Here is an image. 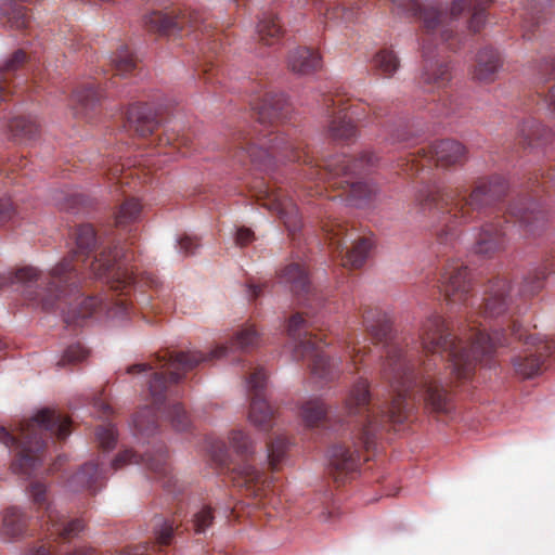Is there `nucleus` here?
Listing matches in <instances>:
<instances>
[{"label": "nucleus", "mask_w": 555, "mask_h": 555, "mask_svg": "<svg viewBox=\"0 0 555 555\" xmlns=\"http://www.w3.org/2000/svg\"><path fill=\"white\" fill-rule=\"evenodd\" d=\"M369 350L370 347L366 345H361V341L358 339L352 338L347 341L346 352L356 370H358V364L361 363L363 358L367 354Z\"/></svg>", "instance_id": "nucleus-48"}, {"label": "nucleus", "mask_w": 555, "mask_h": 555, "mask_svg": "<svg viewBox=\"0 0 555 555\" xmlns=\"http://www.w3.org/2000/svg\"><path fill=\"white\" fill-rule=\"evenodd\" d=\"M511 284L502 276L489 281L485 292L483 302L478 312L485 319L498 318L509 310L511 307Z\"/></svg>", "instance_id": "nucleus-20"}, {"label": "nucleus", "mask_w": 555, "mask_h": 555, "mask_svg": "<svg viewBox=\"0 0 555 555\" xmlns=\"http://www.w3.org/2000/svg\"><path fill=\"white\" fill-rule=\"evenodd\" d=\"M111 65L114 75L127 76L135 68L137 61L128 47L121 46L112 56Z\"/></svg>", "instance_id": "nucleus-43"}, {"label": "nucleus", "mask_w": 555, "mask_h": 555, "mask_svg": "<svg viewBox=\"0 0 555 555\" xmlns=\"http://www.w3.org/2000/svg\"><path fill=\"white\" fill-rule=\"evenodd\" d=\"M95 406L99 409L103 416H108L112 413L111 405L102 400H98L95 402Z\"/></svg>", "instance_id": "nucleus-57"}, {"label": "nucleus", "mask_w": 555, "mask_h": 555, "mask_svg": "<svg viewBox=\"0 0 555 555\" xmlns=\"http://www.w3.org/2000/svg\"><path fill=\"white\" fill-rule=\"evenodd\" d=\"M254 450L250 437L244 430L236 429L229 435V446L222 440H215L209 451L212 461L231 473L236 487L264 504L271 492L272 480L250 463Z\"/></svg>", "instance_id": "nucleus-8"}, {"label": "nucleus", "mask_w": 555, "mask_h": 555, "mask_svg": "<svg viewBox=\"0 0 555 555\" xmlns=\"http://www.w3.org/2000/svg\"><path fill=\"white\" fill-rule=\"evenodd\" d=\"M141 210L142 205L138 199L133 197L125 199L115 212V225L125 228L128 224L139 221Z\"/></svg>", "instance_id": "nucleus-41"}, {"label": "nucleus", "mask_w": 555, "mask_h": 555, "mask_svg": "<svg viewBox=\"0 0 555 555\" xmlns=\"http://www.w3.org/2000/svg\"><path fill=\"white\" fill-rule=\"evenodd\" d=\"M214 519V508L209 505H203L193 514L192 525L194 532L197 534L205 533L212 526Z\"/></svg>", "instance_id": "nucleus-45"}, {"label": "nucleus", "mask_w": 555, "mask_h": 555, "mask_svg": "<svg viewBox=\"0 0 555 555\" xmlns=\"http://www.w3.org/2000/svg\"><path fill=\"white\" fill-rule=\"evenodd\" d=\"M8 130L12 140L26 142L34 140L38 135L39 125L31 116H16L10 120Z\"/></svg>", "instance_id": "nucleus-35"}, {"label": "nucleus", "mask_w": 555, "mask_h": 555, "mask_svg": "<svg viewBox=\"0 0 555 555\" xmlns=\"http://www.w3.org/2000/svg\"><path fill=\"white\" fill-rule=\"evenodd\" d=\"M288 441L284 436H276L268 442V462L271 470H278L284 460Z\"/></svg>", "instance_id": "nucleus-44"}, {"label": "nucleus", "mask_w": 555, "mask_h": 555, "mask_svg": "<svg viewBox=\"0 0 555 555\" xmlns=\"http://www.w3.org/2000/svg\"><path fill=\"white\" fill-rule=\"evenodd\" d=\"M537 80L539 83H547L554 81V83L545 92L543 89H539L538 93L543 95L545 103L548 108L555 113V61L545 60L538 65L537 68Z\"/></svg>", "instance_id": "nucleus-36"}, {"label": "nucleus", "mask_w": 555, "mask_h": 555, "mask_svg": "<svg viewBox=\"0 0 555 555\" xmlns=\"http://www.w3.org/2000/svg\"><path fill=\"white\" fill-rule=\"evenodd\" d=\"M190 143L189 135L166 131L157 139V154L158 156H169L179 153L184 156L188 154Z\"/></svg>", "instance_id": "nucleus-34"}, {"label": "nucleus", "mask_w": 555, "mask_h": 555, "mask_svg": "<svg viewBox=\"0 0 555 555\" xmlns=\"http://www.w3.org/2000/svg\"><path fill=\"white\" fill-rule=\"evenodd\" d=\"M144 464L155 477L162 481L163 487L171 493L181 492L178 479L171 474L168 463V453L164 447H159L155 452H146L138 455L130 449L120 451L113 460L111 466L114 470H118L128 464Z\"/></svg>", "instance_id": "nucleus-15"}, {"label": "nucleus", "mask_w": 555, "mask_h": 555, "mask_svg": "<svg viewBox=\"0 0 555 555\" xmlns=\"http://www.w3.org/2000/svg\"><path fill=\"white\" fill-rule=\"evenodd\" d=\"M260 41L267 46L278 42L283 34L279 17L273 13H263L257 26Z\"/></svg>", "instance_id": "nucleus-37"}, {"label": "nucleus", "mask_w": 555, "mask_h": 555, "mask_svg": "<svg viewBox=\"0 0 555 555\" xmlns=\"http://www.w3.org/2000/svg\"><path fill=\"white\" fill-rule=\"evenodd\" d=\"M16 216V209L11 198L5 197L0 199V225H4L12 221Z\"/></svg>", "instance_id": "nucleus-49"}, {"label": "nucleus", "mask_w": 555, "mask_h": 555, "mask_svg": "<svg viewBox=\"0 0 555 555\" xmlns=\"http://www.w3.org/2000/svg\"><path fill=\"white\" fill-rule=\"evenodd\" d=\"M251 107L262 128L237 134L231 151L233 162L264 172L286 160L302 162L304 176L308 180L341 189V195L356 206L374 194V186L359 177L376 165L378 158L372 152H363L357 158L336 155L320 162L306 151L301 141L274 128L273 124L285 119L289 112L283 93L266 92L251 102Z\"/></svg>", "instance_id": "nucleus-3"}, {"label": "nucleus", "mask_w": 555, "mask_h": 555, "mask_svg": "<svg viewBox=\"0 0 555 555\" xmlns=\"http://www.w3.org/2000/svg\"><path fill=\"white\" fill-rule=\"evenodd\" d=\"M502 65L503 61L499 51L489 47L483 48L476 56L473 77L480 82H493Z\"/></svg>", "instance_id": "nucleus-28"}, {"label": "nucleus", "mask_w": 555, "mask_h": 555, "mask_svg": "<svg viewBox=\"0 0 555 555\" xmlns=\"http://www.w3.org/2000/svg\"><path fill=\"white\" fill-rule=\"evenodd\" d=\"M102 91L95 83H87L73 93V102L77 114L87 115L94 111L102 99Z\"/></svg>", "instance_id": "nucleus-33"}, {"label": "nucleus", "mask_w": 555, "mask_h": 555, "mask_svg": "<svg viewBox=\"0 0 555 555\" xmlns=\"http://www.w3.org/2000/svg\"><path fill=\"white\" fill-rule=\"evenodd\" d=\"M75 241L76 249L52 268L44 281L36 268L26 266L14 272L0 273V288L22 284L25 286V299L30 306L43 311L61 309L67 323L92 315L122 319L134 309L130 298L132 293L141 307L149 306L151 310L158 308V304L153 302L159 298L158 279L149 273L138 276L130 267L134 259L133 251L126 244L114 243L103 246L89 266V274L105 281L112 294L76 298L77 305L66 311L67 297L77 292L82 279L81 267L96 244L93 227L79 225L75 231Z\"/></svg>", "instance_id": "nucleus-2"}, {"label": "nucleus", "mask_w": 555, "mask_h": 555, "mask_svg": "<svg viewBox=\"0 0 555 555\" xmlns=\"http://www.w3.org/2000/svg\"><path fill=\"white\" fill-rule=\"evenodd\" d=\"M41 517L46 522L47 530L51 532V535L63 540H70L85 528L82 519L76 518L68 520L65 515L61 514L50 504L44 506Z\"/></svg>", "instance_id": "nucleus-25"}, {"label": "nucleus", "mask_w": 555, "mask_h": 555, "mask_svg": "<svg viewBox=\"0 0 555 555\" xmlns=\"http://www.w3.org/2000/svg\"><path fill=\"white\" fill-rule=\"evenodd\" d=\"M63 463V459L62 457H59L57 461L55 463H53L52 467H51V470H57L59 469V466Z\"/></svg>", "instance_id": "nucleus-58"}, {"label": "nucleus", "mask_w": 555, "mask_h": 555, "mask_svg": "<svg viewBox=\"0 0 555 555\" xmlns=\"http://www.w3.org/2000/svg\"><path fill=\"white\" fill-rule=\"evenodd\" d=\"M27 165V162L26 160H21V164L18 165L20 166V169H24Z\"/></svg>", "instance_id": "nucleus-59"}, {"label": "nucleus", "mask_w": 555, "mask_h": 555, "mask_svg": "<svg viewBox=\"0 0 555 555\" xmlns=\"http://www.w3.org/2000/svg\"><path fill=\"white\" fill-rule=\"evenodd\" d=\"M301 416L309 427L321 426L327 417V409L319 399L307 401L301 408Z\"/></svg>", "instance_id": "nucleus-42"}, {"label": "nucleus", "mask_w": 555, "mask_h": 555, "mask_svg": "<svg viewBox=\"0 0 555 555\" xmlns=\"http://www.w3.org/2000/svg\"><path fill=\"white\" fill-rule=\"evenodd\" d=\"M552 130L533 117L525 118L517 128L516 139L522 147H538L550 142Z\"/></svg>", "instance_id": "nucleus-27"}, {"label": "nucleus", "mask_w": 555, "mask_h": 555, "mask_svg": "<svg viewBox=\"0 0 555 555\" xmlns=\"http://www.w3.org/2000/svg\"><path fill=\"white\" fill-rule=\"evenodd\" d=\"M72 421L54 409H42L33 418L18 424L14 433L0 426V442L7 448L15 447L16 459L12 469L30 477L42 465L49 441L65 440L70 434Z\"/></svg>", "instance_id": "nucleus-7"}, {"label": "nucleus", "mask_w": 555, "mask_h": 555, "mask_svg": "<svg viewBox=\"0 0 555 555\" xmlns=\"http://www.w3.org/2000/svg\"><path fill=\"white\" fill-rule=\"evenodd\" d=\"M533 183H537L538 185L551 184L555 186V165L551 170L542 171L539 176L537 175Z\"/></svg>", "instance_id": "nucleus-54"}, {"label": "nucleus", "mask_w": 555, "mask_h": 555, "mask_svg": "<svg viewBox=\"0 0 555 555\" xmlns=\"http://www.w3.org/2000/svg\"><path fill=\"white\" fill-rule=\"evenodd\" d=\"M409 157L398 166L401 167L402 171L410 175L417 173L431 163L442 168L461 165L466 160V149L462 143L447 139L436 141L427 147H421L415 153H411Z\"/></svg>", "instance_id": "nucleus-12"}, {"label": "nucleus", "mask_w": 555, "mask_h": 555, "mask_svg": "<svg viewBox=\"0 0 555 555\" xmlns=\"http://www.w3.org/2000/svg\"><path fill=\"white\" fill-rule=\"evenodd\" d=\"M155 166L156 160L154 159H146L143 165L128 168H125L124 164L113 163L111 159L104 160L102 164V168L107 178L109 180H116L121 186L130 185V179L133 180L134 178L142 180L144 183L147 182V173H151L152 167Z\"/></svg>", "instance_id": "nucleus-26"}, {"label": "nucleus", "mask_w": 555, "mask_h": 555, "mask_svg": "<svg viewBox=\"0 0 555 555\" xmlns=\"http://www.w3.org/2000/svg\"><path fill=\"white\" fill-rule=\"evenodd\" d=\"M152 526L155 542L152 544L146 542L127 546L125 548V555H153L156 547L167 546L171 543L175 529L177 528L173 519L171 520L163 516H155L153 518Z\"/></svg>", "instance_id": "nucleus-21"}, {"label": "nucleus", "mask_w": 555, "mask_h": 555, "mask_svg": "<svg viewBox=\"0 0 555 555\" xmlns=\"http://www.w3.org/2000/svg\"><path fill=\"white\" fill-rule=\"evenodd\" d=\"M508 217L517 222L527 237L539 236L547 224V215L542 206L528 197L514 199L507 208Z\"/></svg>", "instance_id": "nucleus-18"}, {"label": "nucleus", "mask_w": 555, "mask_h": 555, "mask_svg": "<svg viewBox=\"0 0 555 555\" xmlns=\"http://www.w3.org/2000/svg\"><path fill=\"white\" fill-rule=\"evenodd\" d=\"M313 328L300 313L289 319L287 334L293 341V356L296 360L310 359L311 374L320 379L331 380L337 375L338 369L324 353V335L314 334Z\"/></svg>", "instance_id": "nucleus-10"}, {"label": "nucleus", "mask_w": 555, "mask_h": 555, "mask_svg": "<svg viewBox=\"0 0 555 555\" xmlns=\"http://www.w3.org/2000/svg\"><path fill=\"white\" fill-rule=\"evenodd\" d=\"M89 553L90 552L87 550H76L75 552H73L68 555H89ZM27 555H51V552L44 545H40L36 548L29 550Z\"/></svg>", "instance_id": "nucleus-55"}, {"label": "nucleus", "mask_w": 555, "mask_h": 555, "mask_svg": "<svg viewBox=\"0 0 555 555\" xmlns=\"http://www.w3.org/2000/svg\"><path fill=\"white\" fill-rule=\"evenodd\" d=\"M144 24L150 31L162 35H178L186 27L199 30L204 37L203 40H206L207 44L211 46L207 48V52L203 50L205 55L197 70L205 83H215V81L221 83V80L218 78L219 69L208 54L211 52L214 55H217V41L221 40V35L209 33L208 27L211 26V23H207L201 12L181 9H172L166 13L153 11L145 15Z\"/></svg>", "instance_id": "nucleus-9"}, {"label": "nucleus", "mask_w": 555, "mask_h": 555, "mask_svg": "<svg viewBox=\"0 0 555 555\" xmlns=\"http://www.w3.org/2000/svg\"><path fill=\"white\" fill-rule=\"evenodd\" d=\"M46 486L41 482H34L30 485L33 500L39 506H43L46 504Z\"/></svg>", "instance_id": "nucleus-50"}, {"label": "nucleus", "mask_w": 555, "mask_h": 555, "mask_svg": "<svg viewBox=\"0 0 555 555\" xmlns=\"http://www.w3.org/2000/svg\"><path fill=\"white\" fill-rule=\"evenodd\" d=\"M288 68L297 75H310L321 68V56L312 49L299 47L288 54Z\"/></svg>", "instance_id": "nucleus-31"}, {"label": "nucleus", "mask_w": 555, "mask_h": 555, "mask_svg": "<svg viewBox=\"0 0 555 555\" xmlns=\"http://www.w3.org/2000/svg\"><path fill=\"white\" fill-rule=\"evenodd\" d=\"M315 9L325 26L351 23L359 16L360 8L356 2L314 1Z\"/></svg>", "instance_id": "nucleus-23"}, {"label": "nucleus", "mask_w": 555, "mask_h": 555, "mask_svg": "<svg viewBox=\"0 0 555 555\" xmlns=\"http://www.w3.org/2000/svg\"><path fill=\"white\" fill-rule=\"evenodd\" d=\"M397 54L388 48L380 49L372 59V69L382 77H391L399 68Z\"/></svg>", "instance_id": "nucleus-38"}, {"label": "nucleus", "mask_w": 555, "mask_h": 555, "mask_svg": "<svg viewBox=\"0 0 555 555\" xmlns=\"http://www.w3.org/2000/svg\"><path fill=\"white\" fill-rule=\"evenodd\" d=\"M262 286L263 285H259V284H255V283H249L248 284V293H249V297L251 299H256L262 292Z\"/></svg>", "instance_id": "nucleus-56"}, {"label": "nucleus", "mask_w": 555, "mask_h": 555, "mask_svg": "<svg viewBox=\"0 0 555 555\" xmlns=\"http://www.w3.org/2000/svg\"><path fill=\"white\" fill-rule=\"evenodd\" d=\"M439 288L449 304L468 306L472 297L469 269L459 259L448 260L440 273Z\"/></svg>", "instance_id": "nucleus-16"}, {"label": "nucleus", "mask_w": 555, "mask_h": 555, "mask_svg": "<svg viewBox=\"0 0 555 555\" xmlns=\"http://www.w3.org/2000/svg\"><path fill=\"white\" fill-rule=\"evenodd\" d=\"M178 245L180 251L184 253L185 255H192L194 250L199 246L197 238L189 235L181 237L178 242Z\"/></svg>", "instance_id": "nucleus-51"}, {"label": "nucleus", "mask_w": 555, "mask_h": 555, "mask_svg": "<svg viewBox=\"0 0 555 555\" xmlns=\"http://www.w3.org/2000/svg\"><path fill=\"white\" fill-rule=\"evenodd\" d=\"M362 318L372 340L385 343L380 375L390 387L391 399L373 403L365 378H359L352 385L345 410L349 416L360 418L357 440L335 443L327 452L328 474L336 483L354 478L362 463L361 448L366 451L374 448L378 428L388 423L405 422L416 401H423L433 412L450 411L451 382L438 367V361L441 362L444 354L449 375L462 380L469 378L476 364L489 359L498 347L509 346L513 339L524 341L527 349L512 359V365L516 375L528 379L547 369L555 350L554 339L527 335L517 321H513L508 330L489 334L486 328H480L472 314L466 324L459 327V335H453L443 317L431 313L422 323L420 347L416 343L395 338L389 317L378 308H366Z\"/></svg>", "instance_id": "nucleus-1"}, {"label": "nucleus", "mask_w": 555, "mask_h": 555, "mask_svg": "<svg viewBox=\"0 0 555 555\" xmlns=\"http://www.w3.org/2000/svg\"><path fill=\"white\" fill-rule=\"evenodd\" d=\"M254 240V232L245 227L238 228L235 235V242L238 246H245Z\"/></svg>", "instance_id": "nucleus-52"}, {"label": "nucleus", "mask_w": 555, "mask_h": 555, "mask_svg": "<svg viewBox=\"0 0 555 555\" xmlns=\"http://www.w3.org/2000/svg\"><path fill=\"white\" fill-rule=\"evenodd\" d=\"M259 343V334L253 325L241 328L229 345L218 346L208 353L201 351L169 352L153 356L146 363H137L127 369L128 374L155 371L149 382V395L152 401L139 410L132 417L133 435L139 439L154 436L158 429L159 414L169 418L172 427L178 431H184L190 427V418L180 403L165 406L166 393L169 385L178 383L182 375L193 370L199 363L210 362L230 352L248 351Z\"/></svg>", "instance_id": "nucleus-4"}, {"label": "nucleus", "mask_w": 555, "mask_h": 555, "mask_svg": "<svg viewBox=\"0 0 555 555\" xmlns=\"http://www.w3.org/2000/svg\"><path fill=\"white\" fill-rule=\"evenodd\" d=\"M286 193L283 182L272 177L261 183L254 196L259 205L275 214L294 236L301 229L302 222L297 205Z\"/></svg>", "instance_id": "nucleus-13"}, {"label": "nucleus", "mask_w": 555, "mask_h": 555, "mask_svg": "<svg viewBox=\"0 0 555 555\" xmlns=\"http://www.w3.org/2000/svg\"><path fill=\"white\" fill-rule=\"evenodd\" d=\"M28 518L17 507H9L3 516V530L12 538L21 537L26 532Z\"/></svg>", "instance_id": "nucleus-40"}, {"label": "nucleus", "mask_w": 555, "mask_h": 555, "mask_svg": "<svg viewBox=\"0 0 555 555\" xmlns=\"http://www.w3.org/2000/svg\"><path fill=\"white\" fill-rule=\"evenodd\" d=\"M250 405L249 422L261 430L272 427L274 411L266 399L267 373L262 367H256L246 378Z\"/></svg>", "instance_id": "nucleus-17"}, {"label": "nucleus", "mask_w": 555, "mask_h": 555, "mask_svg": "<svg viewBox=\"0 0 555 555\" xmlns=\"http://www.w3.org/2000/svg\"><path fill=\"white\" fill-rule=\"evenodd\" d=\"M159 122L155 113L147 104L130 105L125 117L124 128L145 138L154 132Z\"/></svg>", "instance_id": "nucleus-22"}, {"label": "nucleus", "mask_w": 555, "mask_h": 555, "mask_svg": "<svg viewBox=\"0 0 555 555\" xmlns=\"http://www.w3.org/2000/svg\"><path fill=\"white\" fill-rule=\"evenodd\" d=\"M2 17L7 18L12 28L23 29L30 27V17L27 10L12 1L4 2L0 8V20Z\"/></svg>", "instance_id": "nucleus-39"}, {"label": "nucleus", "mask_w": 555, "mask_h": 555, "mask_svg": "<svg viewBox=\"0 0 555 555\" xmlns=\"http://www.w3.org/2000/svg\"><path fill=\"white\" fill-rule=\"evenodd\" d=\"M89 354V351L80 344L69 346L59 361V365L75 364L83 361Z\"/></svg>", "instance_id": "nucleus-47"}, {"label": "nucleus", "mask_w": 555, "mask_h": 555, "mask_svg": "<svg viewBox=\"0 0 555 555\" xmlns=\"http://www.w3.org/2000/svg\"><path fill=\"white\" fill-rule=\"evenodd\" d=\"M506 222L507 219L504 215L485 221L475 236L474 251L486 257H493L504 251L508 244L505 231Z\"/></svg>", "instance_id": "nucleus-19"}, {"label": "nucleus", "mask_w": 555, "mask_h": 555, "mask_svg": "<svg viewBox=\"0 0 555 555\" xmlns=\"http://www.w3.org/2000/svg\"><path fill=\"white\" fill-rule=\"evenodd\" d=\"M439 102H441V107L438 109V114L450 115L455 113L456 109L452 106V99L444 91L439 95Z\"/></svg>", "instance_id": "nucleus-53"}, {"label": "nucleus", "mask_w": 555, "mask_h": 555, "mask_svg": "<svg viewBox=\"0 0 555 555\" xmlns=\"http://www.w3.org/2000/svg\"><path fill=\"white\" fill-rule=\"evenodd\" d=\"M322 230L328 241V245L332 248L333 254L341 256L343 267L358 269L364 263L367 254L373 246L370 237H360L354 242L352 248L343 255L346 238L352 236V233L349 232L346 223L339 219L328 217L323 221Z\"/></svg>", "instance_id": "nucleus-14"}, {"label": "nucleus", "mask_w": 555, "mask_h": 555, "mask_svg": "<svg viewBox=\"0 0 555 555\" xmlns=\"http://www.w3.org/2000/svg\"><path fill=\"white\" fill-rule=\"evenodd\" d=\"M555 271V255L546 256L542 263L528 272L520 286L524 296H534L544 287L546 278Z\"/></svg>", "instance_id": "nucleus-29"}, {"label": "nucleus", "mask_w": 555, "mask_h": 555, "mask_svg": "<svg viewBox=\"0 0 555 555\" xmlns=\"http://www.w3.org/2000/svg\"><path fill=\"white\" fill-rule=\"evenodd\" d=\"M325 105L332 109L328 134L336 141L347 142L357 138L354 121L367 125L382 115L377 106L362 102L347 104L340 96L326 98Z\"/></svg>", "instance_id": "nucleus-11"}, {"label": "nucleus", "mask_w": 555, "mask_h": 555, "mask_svg": "<svg viewBox=\"0 0 555 555\" xmlns=\"http://www.w3.org/2000/svg\"><path fill=\"white\" fill-rule=\"evenodd\" d=\"M507 191L505 178L492 175L477 179L469 193L464 186L434 184L421 189L415 199L422 209L441 215L442 225L436 231L437 243L452 246L459 237L460 229L495 208L503 202Z\"/></svg>", "instance_id": "nucleus-6"}, {"label": "nucleus", "mask_w": 555, "mask_h": 555, "mask_svg": "<svg viewBox=\"0 0 555 555\" xmlns=\"http://www.w3.org/2000/svg\"><path fill=\"white\" fill-rule=\"evenodd\" d=\"M391 13L417 21L426 37L422 39L423 63L418 82L429 91L444 90L452 80V66L447 57L430 48L431 37L439 36L442 42L452 38V23L466 9L472 12L468 27L479 31L486 22V9L491 0H452L446 11L436 1L388 0Z\"/></svg>", "instance_id": "nucleus-5"}, {"label": "nucleus", "mask_w": 555, "mask_h": 555, "mask_svg": "<svg viewBox=\"0 0 555 555\" xmlns=\"http://www.w3.org/2000/svg\"><path fill=\"white\" fill-rule=\"evenodd\" d=\"M95 438L99 447L105 451L113 449L117 441L115 427L111 423L100 425L95 430Z\"/></svg>", "instance_id": "nucleus-46"}, {"label": "nucleus", "mask_w": 555, "mask_h": 555, "mask_svg": "<svg viewBox=\"0 0 555 555\" xmlns=\"http://www.w3.org/2000/svg\"><path fill=\"white\" fill-rule=\"evenodd\" d=\"M280 282L289 286L291 291L298 298L305 300H318L317 293L312 289L309 274L305 266L300 263H289L280 273Z\"/></svg>", "instance_id": "nucleus-24"}, {"label": "nucleus", "mask_w": 555, "mask_h": 555, "mask_svg": "<svg viewBox=\"0 0 555 555\" xmlns=\"http://www.w3.org/2000/svg\"><path fill=\"white\" fill-rule=\"evenodd\" d=\"M105 479L104 470L99 467L98 462L86 463L68 481V487L73 491L86 489L95 492L102 487Z\"/></svg>", "instance_id": "nucleus-30"}, {"label": "nucleus", "mask_w": 555, "mask_h": 555, "mask_svg": "<svg viewBox=\"0 0 555 555\" xmlns=\"http://www.w3.org/2000/svg\"><path fill=\"white\" fill-rule=\"evenodd\" d=\"M26 60V53L23 50H17L0 68V103L8 101L13 93L12 76L25 64Z\"/></svg>", "instance_id": "nucleus-32"}]
</instances>
